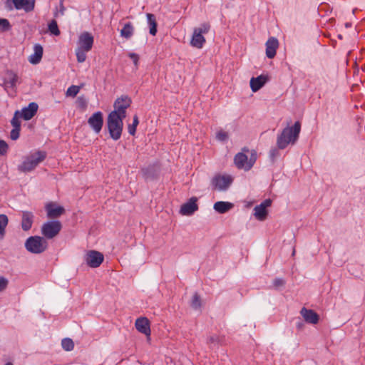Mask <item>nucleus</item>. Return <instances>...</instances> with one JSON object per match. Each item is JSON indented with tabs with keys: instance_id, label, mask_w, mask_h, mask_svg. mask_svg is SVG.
<instances>
[{
	"instance_id": "obj_43",
	"label": "nucleus",
	"mask_w": 365,
	"mask_h": 365,
	"mask_svg": "<svg viewBox=\"0 0 365 365\" xmlns=\"http://www.w3.org/2000/svg\"><path fill=\"white\" fill-rule=\"evenodd\" d=\"M21 129L13 128L10 132V138L12 140H16L20 136Z\"/></svg>"
},
{
	"instance_id": "obj_46",
	"label": "nucleus",
	"mask_w": 365,
	"mask_h": 365,
	"mask_svg": "<svg viewBox=\"0 0 365 365\" xmlns=\"http://www.w3.org/2000/svg\"><path fill=\"white\" fill-rule=\"evenodd\" d=\"M8 283L9 281L7 279L4 277H0V292H2L6 288Z\"/></svg>"
},
{
	"instance_id": "obj_25",
	"label": "nucleus",
	"mask_w": 365,
	"mask_h": 365,
	"mask_svg": "<svg viewBox=\"0 0 365 365\" xmlns=\"http://www.w3.org/2000/svg\"><path fill=\"white\" fill-rule=\"evenodd\" d=\"M134 27L131 22H127L120 30V36L126 39H129L133 35Z\"/></svg>"
},
{
	"instance_id": "obj_13",
	"label": "nucleus",
	"mask_w": 365,
	"mask_h": 365,
	"mask_svg": "<svg viewBox=\"0 0 365 365\" xmlns=\"http://www.w3.org/2000/svg\"><path fill=\"white\" fill-rule=\"evenodd\" d=\"M47 217L51 219H55L61 217L66 212L65 208L56 202H48L45 206Z\"/></svg>"
},
{
	"instance_id": "obj_17",
	"label": "nucleus",
	"mask_w": 365,
	"mask_h": 365,
	"mask_svg": "<svg viewBox=\"0 0 365 365\" xmlns=\"http://www.w3.org/2000/svg\"><path fill=\"white\" fill-rule=\"evenodd\" d=\"M300 314L304 321L309 324H317L319 322V315L313 309L302 307Z\"/></svg>"
},
{
	"instance_id": "obj_24",
	"label": "nucleus",
	"mask_w": 365,
	"mask_h": 365,
	"mask_svg": "<svg viewBox=\"0 0 365 365\" xmlns=\"http://www.w3.org/2000/svg\"><path fill=\"white\" fill-rule=\"evenodd\" d=\"M146 17L149 26V34L154 36L158 32V23L155 16L153 14L148 13Z\"/></svg>"
},
{
	"instance_id": "obj_51",
	"label": "nucleus",
	"mask_w": 365,
	"mask_h": 365,
	"mask_svg": "<svg viewBox=\"0 0 365 365\" xmlns=\"http://www.w3.org/2000/svg\"><path fill=\"white\" fill-rule=\"evenodd\" d=\"M296 327H297V329L298 330H301L302 329V328L304 327V322H302V321H299L298 322L297 324H296Z\"/></svg>"
},
{
	"instance_id": "obj_38",
	"label": "nucleus",
	"mask_w": 365,
	"mask_h": 365,
	"mask_svg": "<svg viewBox=\"0 0 365 365\" xmlns=\"http://www.w3.org/2000/svg\"><path fill=\"white\" fill-rule=\"evenodd\" d=\"M18 115H19V111L16 110L11 120V124L13 128L21 129V121L19 120V116H18Z\"/></svg>"
},
{
	"instance_id": "obj_39",
	"label": "nucleus",
	"mask_w": 365,
	"mask_h": 365,
	"mask_svg": "<svg viewBox=\"0 0 365 365\" xmlns=\"http://www.w3.org/2000/svg\"><path fill=\"white\" fill-rule=\"evenodd\" d=\"M228 134L227 132L223 131L222 130H219L216 133V138L221 142H225L228 140Z\"/></svg>"
},
{
	"instance_id": "obj_16",
	"label": "nucleus",
	"mask_w": 365,
	"mask_h": 365,
	"mask_svg": "<svg viewBox=\"0 0 365 365\" xmlns=\"http://www.w3.org/2000/svg\"><path fill=\"white\" fill-rule=\"evenodd\" d=\"M269 77L268 75L261 74L257 77H252L250 81V85L252 92H257L259 91L268 81Z\"/></svg>"
},
{
	"instance_id": "obj_1",
	"label": "nucleus",
	"mask_w": 365,
	"mask_h": 365,
	"mask_svg": "<svg viewBox=\"0 0 365 365\" xmlns=\"http://www.w3.org/2000/svg\"><path fill=\"white\" fill-rule=\"evenodd\" d=\"M301 131V123L297 120L293 125L284 128L277 138V148H272L269 150V157L274 163L279 157V150L285 149L289 144L294 145L298 140Z\"/></svg>"
},
{
	"instance_id": "obj_49",
	"label": "nucleus",
	"mask_w": 365,
	"mask_h": 365,
	"mask_svg": "<svg viewBox=\"0 0 365 365\" xmlns=\"http://www.w3.org/2000/svg\"><path fill=\"white\" fill-rule=\"evenodd\" d=\"M17 82V76L16 74H14L11 78L6 82L10 85V87L14 88L16 86Z\"/></svg>"
},
{
	"instance_id": "obj_19",
	"label": "nucleus",
	"mask_w": 365,
	"mask_h": 365,
	"mask_svg": "<svg viewBox=\"0 0 365 365\" xmlns=\"http://www.w3.org/2000/svg\"><path fill=\"white\" fill-rule=\"evenodd\" d=\"M266 46V56L272 59L273 58L277 53V49L279 46L278 39L275 37H270L268 38L265 43Z\"/></svg>"
},
{
	"instance_id": "obj_30",
	"label": "nucleus",
	"mask_w": 365,
	"mask_h": 365,
	"mask_svg": "<svg viewBox=\"0 0 365 365\" xmlns=\"http://www.w3.org/2000/svg\"><path fill=\"white\" fill-rule=\"evenodd\" d=\"M190 307L195 310H198L202 307L200 296L197 292H195L192 296Z\"/></svg>"
},
{
	"instance_id": "obj_50",
	"label": "nucleus",
	"mask_w": 365,
	"mask_h": 365,
	"mask_svg": "<svg viewBox=\"0 0 365 365\" xmlns=\"http://www.w3.org/2000/svg\"><path fill=\"white\" fill-rule=\"evenodd\" d=\"M65 10H66V8L63 6V3L60 2V9L58 11H56L54 12V14H53L54 17L57 18L59 14H61V15H63Z\"/></svg>"
},
{
	"instance_id": "obj_41",
	"label": "nucleus",
	"mask_w": 365,
	"mask_h": 365,
	"mask_svg": "<svg viewBox=\"0 0 365 365\" xmlns=\"http://www.w3.org/2000/svg\"><path fill=\"white\" fill-rule=\"evenodd\" d=\"M42 57L38 56V54L33 53L30 56L29 58V61L34 65L38 64L41 61Z\"/></svg>"
},
{
	"instance_id": "obj_11",
	"label": "nucleus",
	"mask_w": 365,
	"mask_h": 365,
	"mask_svg": "<svg viewBox=\"0 0 365 365\" xmlns=\"http://www.w3.org/2000/svg\"><path fill=\"white\" fill-rule=\"evenodd\" d=\"M103 123V113L100 110L93 113L88 119L89 127L96 134L101 133Z\"/></svg>"
},
{
	"instance_id": "obj_8",
	"label": "nucleus",
	"mask_w": 365,
	"mask_h": 365,
	"mask_svg": "<svg viewBox=\"0 0 365 365\" xmlns=\"http://www.w3.org/2000/svg\"><path fill=\"white\" fill-rule=\"evenodd\" d=\"M140 173L145 181H156L160 178V167L158 163L149 164L140 169Z\"/></svg>"
},
{
	"instance_id": "obj_14",
	"label": "nucleus",
	"mask_w": 365,
	"mask_h": 365,
	"mask_svg": "<svg viewBox=\"0 0 365 365\" xmlns=\"http://www.w3.org/2000/svg\"><path fill=\"white\" fill-rule=\"evenodd\" d=\"M94 42L92 34L88 31L83 32L78 38V47L85 51H91Z\"/></svg>"
},
{
	"instance_id": "obj_20",
	"label": "nucleus",
	"mask_w": 365,
	"mask_h": 365,
	"mask_svg": "<svg viewBox=\"0 0 365 365\" xmlns=\"http://www.w3.org/2000/svg\"><path fill=\"white\" fill-rule=\"evenodd\" d=\"M34 215L30 211H22L21 213V229L26 232L29 231L34 223Z\"/></svg>"
},
{
	"instance_id": "obj_4",
	"label": "nucleus",
	"mask_w": 365,
	"mask_h": 365,
	"mask_svg": "<svg viewBox=\"0 0 365 365\" xmlns=\"http://www.w3.org/2000/svg\"><path fill=\"white\" fill-rule=\"evenodd\" d=\"M24 246L30 253L41 254L47 249L48 242L43 237L34 235L26 240Z\"/></svg>"
},
{
	"instance_id": "obj_3",
	"label": "nucleus",
	"mask_w": 365,
	"mask_h": 365,
	"mask_svg": "<svg viewBox=\"0 0 365 365\" xmlns=\"http://www.w3.org/2000/svg\"><path fill=\"white\" fill-rule=\"evenodd\" d=\"M123 120L124 118L108 115L106 127L110 138L115 141L118 140L122 135L123 130Z\"/></svg>"
},
{
	"instance_id": "obj_2",
	"label": "nucleus",
	"mask_w": 365,
	"mask_h": 365,
	"mask_svg": "<svg viewBox=\"0 0 365 365\" xmlns=\"http://www.w3.org/2000/svg\"><path fill=\"white\" fill-rule=\"evenodd\" d=\"M46 152L38 150L28 156L23 163L18 166V170L22 173H28L34 170L37 165L46 158Z\"/></svg>"
},
{
	"instance_id": "obj_54",
	"label": "nucleus",
	"mask_w": 365,
	"mask_h": 365,
	"mask_svg": "<svg viewBox=\"0 0 365 365\" xmlns=\"http://www.w3.org/2000/svg\"><path fill=\"white\" fill-rule=\"evenodd\" d=\"M338 38H339V39H342V35H341V34H339V35H338Z\"/></svg>"
},
{
	"instance_id": "obj_9",
	"label": "nucleus",
	"mask_w": 365,
	"mask_h": 365,
	"mask_svg": "<svg viewBox=\"0 0 365 365\" xmlns=\"http://www.w3.org/2000/svg\"><path fill=\"white\" fill-rule=\"evenodd\" d=\"M104 260V255L94 250H88L84 256V261L91 268H97L101 266Z\"/></svg>"
},
{
	"instance_id": "obj_35",
	"label": "nucleus",
	"mask_w": 365,
	"mask_h": 365,
	"mask_svg": "<svg viewBox=\"0 0 365 365\" xmlns=\"http://www.w3.org/2000/svg\"><path fill=\"white\" fill-rule=\"evenodd\" d=\"M210 27L211 26L210 23L204 22L201 24L199 27L195 28L194 30L203 36L204 34H207L209 32V31L210 30Z\"/></svg>"
},
{
	"instance_id": "obj_36",
	"label": "nucleus",
	"mask_w": 365,
	"mask_h": 365,
	"mask_svg": "<svg viewBox=\"0 0 365 365\" xmlns=\"http://www.w3.org/2000/svg\"><path fill=\"white\" fill-rule=\"evenodd\" d=\"M81 86L72 85L69 86L66 92V96L76 97L79 93Z\"/></svg>"
},
{
	"instance_id": "obj_6",
	"label": "nucleus",
	"mask_w": 365,
	"mask_h": 365,
	"mask_svg": "<svg viewBox=\"0 0 365 365\" xmlns=\"http://www.w3.org/2000/svg\"><path fill=\"white\" fill-rule=\"evenodd\" d=\"M61 229V222L59 220H53L44 222L41 227V232L46 240H51L57 236Z\"/></svg>"
},
{
	"instance_id": "obj_42",
	"label": "nucleus",
	"mask_w": 365,
	"mask_h": 365,
	"mask_svg": "<svg viewBox=\"0 0 365 365\" xmlns=\"http://www.w3.org/2000/svg\"><path fill=\"white\" fill-rule=\"evenodd\" d=\"M207 343L216 345L221 343V339L217 335H212L207 339Z\"/></svg>"
},
{
	"instance_id": "obj_31",
	"label": "nucleus",
	"mask_w": 365,
	"mask_h": 365,
	"mask_svg": "<svg viewBox=\"0 0 365 365\" xmlns=\"http://www.w3.org/2000/svg\"><path fill=\"white\" fill-rule=\"evenodd\" d=\"M257 158V155L256 150H252L250 158H247L246 171L250 170L254 166Z\"/></svg>"
},
{
	"instance_id": "obj_18",
	"label": "nucleus",
	"mask_w": 365,
	"mask_h": 365,
	"mask_svg": "<svg viewBox=\"0 0 365 365\" xmlns=\"http://www.w3.org/2000/svg\"><path fill=\"white\" fill-rule=\"evenodd\" d=\"M135 326L139 332L145 334V336L150 335V321L148 318L145 317L138 318L135 321Z\"/></svg>"
},
{
	"instance_id": "obj_29",
	"label": "nucleus",
	"mask_w": 365,
	"mask_h": 365,
	"mask_svg": "<svg viewBox=\"0 0 365 365\" xmlns=\"http://www.w3.org/2000/svg\"><path fill=\"white\" fill-rule=\"evenodd\" d=\"M139 124V118L137 115H135L133 118V123L131 124H129L128 126V133L134 136L136 133V129Z\"/></svg>"
},
{
	"instance_id": "obj_45",
	"label": "nucleus",
	"mask_w": 365,
	"mask_h": 365,
	"mask_svg": "<svg viewBox=\"0 0 365 365\" xmlns=\"http://www.w3.org/2000/svg\"><path fill=\"white\" fill-rule=\"evenodd\" d=\"M272 284L275 288H278L284 286L285 284V281L282 278H275L273 280Z\"/></svg>"
},
{
	"instance_id": "obj_44",
	"label": "nucleus",
	"mask_w": 365,
	"mask_h": 365,
	"mask_svg": "<svg viewBox=\"0 0 365 365\" xmlns=\"http://www.w3.org/2000/svg\"><path fill=\"white\" fill-rule=\"evenodd\" d=\"M34 53L38 54V56L42 57L43 53V48L41 44L36 43L34 46Z\"/></svg>"
},
{
	"instance_id": "obj_34",
	"label": "nucleus",
	"mask_w": 365,
	"mask_h": 365,
	"mask_svg": "<svg viewBox=\"0 0 365 365\" xmlns=\"http://www.w3.org/2000/svg\"><path fill=\"white\" fill-rule=\"evenodd\" d=\"M62 348L66 351H71L74 348V343L70 338H64L61 341Z\"/></svg>"
},
{
	"instance_id": "obj_33",
	"label": "nucleus",
	"mask_w": 365,
	"mask_h": 365,
	"mask_svg": "<svg viewBox=\"0 0 365 365\" xmlns=\"http://www.w3.org/2000/svg\"><path fill=\"white\" fill-rule=\"evenodd\" d=\"M76 103L78 108L85 110L88 106V100L85 96L82 95L77 98Z\"/></svg>"
},
{
	"instance_id": "obj_5",
	"label": "nucleus",
	"mask_w": 365,
	"mask_h": 365,
	"mask_svg": "<svg viewBox=\"0 0 365 365\" xmlns=\"http://www.w3.org/2000/svg\"><path fill=\"white\" fill-rule=\"evenodd\" d=\"M132 100L130 97L121 96L116 98L113 103L114 110L108 115L125 119L126 118V110L130 106Z\"/></svg>"
},
{
	"instance_id": "obj_15",
	"label": "nucleus",
	"mask_w": 365,
	"mask_h": 365,
	"mask_svg": "<svg viewBox=\"0 0 365 365\" xmlns=\"http://www.w3.org/2000/svg\"><path fill=\"white\" fill-rule=\"evenodd\" d=\"M38 109V105L36 102H31L21 109L19 117L25 120H29L37 113Z\"/></svg>"
},
{
	"instance_id": "obj_26",
	"label": "nucleus",
	"mask_w": 365,
	"mask_h": 365,
	"mask_svg": "<svg viewBox=\"0 0 365 365\" xmlns=\"http://www.w3.org/2000/svg\"><path fill=\"white\" fill-rule=\"evenodd\" d=\"M253 211V215L259 221L265 220L269 213L268 210H265L264 208H262L259 205L255 206Z\"/></svg>"
},
{
	"instance_id": "obj_22",
	"label": "nucleus",
	"mask_w": 365,
	"mask_h": 365,
	"mask_svg": "<svg viewBox=\"0 0 365 365\" xmlns=\"http://www.w3.org/2000/svg\"><path fill=\"white\" fill-rule=\"evenodd\" d=\"M233 207L234 204L227 201H217L213 205V209L219 214L227 213Z\"/></svg>"
},
{
	"instance_id": "obj_7",
	"label": "nucleus",
	"mask_w": 365,
	"mask_h": 365,
	"mask_svg": "<svg viewBox=\"0 0 365 365\" xmlns=\"http://www.w3.org/2000/svg\"><path fill=\"white\" fill-rule=\"evenodd\" d=\"M35 2V0H7L6 7L9 11L15 8L16 10L23 9L25 12L29 13L34 11Z\"/></svg>"
},
{
	"instance_id": "obj_55",
	"label": "nucleus",
	"mask_w": 365,
	"mask_h": 365,
	"mask_svg": "<svg viewBox=\"0 0 365 365\" xmlns=\"http://www.w3.org/2000/svg\"><path fill=\"white\" fill-rule=\"evenodd\" d=\"M63 0H60V2H62V3H63Z\"/></svg>"
},
{
	"instance_id": "obj_47",
	"label": "nucleus",
	"mask_w": 365,
	"mask_h": 365,
	"mask_svg": "<svg viewBox=\"0 0 365 365\" xmlns=\"http://www.w3.org/2000/svg\"><path fill=\"white\" fill-rule=\"evenodd\" d=\"M272 200L268 198V199H266V200H263L258 205L260 206L262 208H264L265 210H267V208L272 205Z\"/></svg>"
},
{
	"instance_id": "obj_28",
	"label": "nucleus",
	"mask_w": 365,
	"mask_h": 365,
	"mask_svg": "<svg viewBox=\"0 0 365 365\" xmlns=\"http://www.w3.org/2000/svg\"><path fill=\"white\" fill-rule=\"evenodd\" d=\"M48 31L51 35L58 36L61 34L56 20L52 19L48 23Z\"/></svg>"
},
{
	"instance_id": "obj_12",
	"label": "nucleus",
	"mask_w": 365,
	"mask_h": 365,
	"mask_svg": "<svg viewBox=\"0 0 365 365\" xmlns=\"http://www.w3.org/2000/svg\"><path fill=\"white\" fill-rule=\"evenodd\" d=\"M197 197H192L180 206V214L184 216H191L198 210Z\"/></svg>"
},
{
	"instance_id": "obj_27",
	"label": "nucleus",
	"mask_w": 365,
	"mask_h": 365,
	"mask_svg": "<svg viewBox=\"0 0 365 365\" xmlns=\"http://www.w3.org/2000/svg\"><path fill=\"white\" fill-rule=\"evenodd\" d=\"M9 223V218L5 214H0V240L4 238L6 227Z\"/></svg>"
},
{
	"instance_id": "obj_52",
	"label": "nucleus",
	"mask_w": 365,
	"mask_h": 365,
	"mask_svg": "<svg viewBox=\"0 0 365 365\" xmlns=\"http://www.w3.org/2000/svg\"><path fill=\"white\" fill-rule=\"evenodd\" d=\"M351 23L346 22V23L345 24V27H346V28H349V27H351Z\"/></svg>"
},
{
	"instance_id": "obj_32",
	"label": "nucleus",
	"mask_w": 365,
	"mask_h": 365,
	"mask_svg": "<svg viewBox=\"0 0 365 365\" xmlns=\"http://www.w3.org/2000/svg\"><path fill=\"white\" fill-rule=\"evenodd\" d=\"M11 28L12 26L7 19L0 18V32H8L11 29Z\"/></svg>"
},
{
	"instance_id": "obj_23",
	"label": "nucleus",
	"mask_w": 365,
	"mask_h": 365,
	"mask_svg": "<svg viewBox=\"0 0 365 365\" xmlns=\"http://www.w3.org/2000/svg\"><path fill=\"white\" fill-rule=\"evenodd\" d=\"M206 40L204 36L193 30V34L190 40V45L197 48H202Z\"/></svg>"
},
{
	"instance_id": "obj_53",
	"label": "nucleus",
	"mask_w": 365,
	"mask_h": 365,
	"mask_svg": "<svg viewBox=\"0 0 365 365\" xmlns=\"http://www.w3.org/2000/svg\"><path fill=\"white\" fill-rule=\"evenodd\" d=\"M4 365H14V364L12 362L9 361V362H6Z\"/></svg>"
},
{
	"instance_id": "obj_40",
	"label": "nucleus",
	"mask_w": 365,
	"mask_h": 365,
	"mask_svg": "<svg viewBox=\"0 0 365 365\" xmlns=\"http://www.w3.org/2000/svg\"><path fill=\"white\" fill-rule=\"evenodd\" d=\"M9 146L6 142L4 140H0V156L6 154Z\"/></svg>"
},
{
	"instance_id": "obj_37",
	"label": "nucleus",
	"mask_w": 365,
	"mask_h": 365,
	"mask_svg": "<svg viewBox=\"0 0 365 365\" xmlns=\"http://www.w3.org/2000/svg\"><path fill=\"white\" fill-rule=\"evenodd\" d=\"M88 51H85L84 49L78 47V48L76 49V58H77V61L78 63H83L86 61V53Z\"/></svg>"
},
{
	"instance_id": "obj_21",
	"label": "nucleus",
	"mask_w": 365,
	"mask_h": 365,
	"mask_svg": "<svg viewBox=\"0 0 365 365\" xmlns=\"http://www.w3.org/2000/svg\"><path fill=\"white\" fill-rule=\"evenodd\" d=\"M242 152L238 153L234 158V163L238 169H245L246 171L247 155L245 153H248L249 149L247 147L242 148Z\"/></svg>"
},
{
	"instance_id": "obj_48",
	"label": "nucleus",
	"mask_w": 365,
	"mask_h": 365,
	"mask_svg": "<svg viewBox=\"0 0 365 365\" xmlns=\"http://www.w3.org/2000/svg\"><path fill=\"white\" fill-rule=\"evenodd\" d=\"M128 56L133 61L135 66H138L139 61V56L135 53H129Z\"/></svg>"
},
{
	"instance_id": "obj_10",
	"label": "nucleus",
	"mask_w": 365,
	"mask_h": 365,
	"mask_svg": "<svg viewBox=\"0 0 365 365\" xmlns=\"http://www.w3.org/2000/svg\"><path fill=\"white\" fill-rule=\"evenodd\" d=\"M233 182V178L229 175H216L212 179V185L218 190H227Z\"/></svg>"
}]
</instances>
